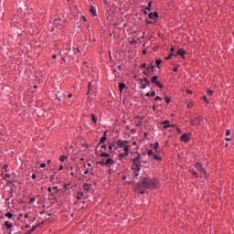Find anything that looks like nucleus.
<instances>
[{
  "label": "nucleus",
  "instance_id": "nucleus-35",
  "mask_svg": "<svg viewBox=\"0 0 234 234\" xmlns=\"http://www.w3.org/2000/svg\"><path fill=\"white\" fill-rule=\"evenodd\" d=\"M36 202V197H31L29 200V204H34Z\"/></svg>",
  "mask_w": 234,
  "mask_h": 234
},
{
  "label": "nucleus",
  "instance_id": "nucleus-30",
  "mask_svg": "<svg viewBox=\"0 0 234 234\" xmlns=\"http://www.w3.org/2000/svg\"><path fill=\"white\" fill-rule=\"evenodd\" d=\"M59 160H60V162H65V160H67V156L61 155V156L59 157Z\"/></svg>",
  "mask_w": 234,
  "mask_h": 234
},
{
  "label": "nucleus",
  "instance_id": "nucleus-3",
  "mask_svg": "<svg viewBox=\"0 0 234 234\" xmlns=\"http://www.w3.org/2000/svg\"><path fill=\"white\" fill-rule=\"evenodd\" d=\"M181 140L182 142H184L185 144H187V142H189V140H191V135L189 133H184L181 136Z\"/></svg>",
  "mask_w": 234,
  "mask_h": 234
},
{
  "label": "nucleus",
  "instance_id": "nucleus-38",
  "mask_svg": "<svg viewBox=\"0 0 234 234\" xmlns=\"http://www.w3.org/2000/svg\"><path fill=\"white\" fill-rule=\"evenodd\" d=\"M158 147H160V144L158 143H155V144H154L155 151H157Z\"/></svg>",
  "mask_w": 234,
  "mask_h": 234
},
{
  "label": "nucleus",
  "instance_id": "nucleus-34",
  "mask_svg": "<svg viewBox=\"0 0 234 234\" xmlns=\"http://www.w3.org/2000/svg\"><path fill=\"white\" fill-rule=\"evenodd\" d=\"M165 102H166V103H171V99H170V97H165Z\"/></svg>",
  "mask_w": 234,
  "mask_h": 234
},
{
  "label": "nucleus",
  "instance_id": "nucleus-18",
  "mask_svg": "<svg viewBox=\"0 0 234 234\" xmlns=\"http://www.w3.org/2000/svg\"><path fill=\"white\" fill-rule=\"evenodd\" d=\"M83 188L85 189V191H89L90 189V185L84 184Z\"/></svg>",
  "mask_w": 234,
  "mask_h": 234
},
{
  "label": "nucleus",
  "instance_id": "nucleus-26",
  "mask_svg": "<svg viewBox=\"0 0 234 234\" xmlns=\"http://www.w3.org/2000/svg\"><path fill=\"white\" fill-rule=\"evenodd\" d=\"M154 83H155V85H157V87H159V89H164V85L162 83H160V81H156Z\"/></svg>",
  "mask_w": 234,
  "mask_h": 234
},
{
  "label": "nucleus",
  "instance_id": "nucleus-55",
  "mask_svg": "<svg viewBox=\"0 0 234 234\" xmlns=\"http://www.w3.org/2000/svg\"><path fill=\"white\" fill-rule=\"evenodd\" d=\"M118 70H122V65L117 66Z\"/></svg>",
  "mask_w": 234,
  "mask_h": 234
},
{
  "label": "nucleus",
  "instance_id": "nucleus-23",
  "mask_svg": "<svg viewBox=\"0 0 234 234\" xmlns=\"http://www.w3.org/2000/svg\"><path fill=\"white\" fill-rule=\"evenodd\" d=\"M144 74H145V76H149V74H151V69L148 68L144 71Z\"/></svg>",
  "mask_w": 234,
  "mask_h": 234
},
{
  "label": "nucleus",
  "instance_id": "nucleus-10",
  "mask_svg": "<svg viewBox=\"0 0 234 234\" xmlns=\"http://www.w3.org/2000/svg\"><path fill=\"white\" fill-rule=\"evenodd\" d=\"M168 123H170L169 121H165L162 122V124L164 125V129H168V127H175V125H169Z\"/></svg>",
  "mask_w": 234,
  "mask_h": 234
},
{
  "label": "nucleus",
  "instance_id": "nucleus-61",
  "mask_svg": "<svg viewBox=\"0 0 234 234\" xmlns=\"http://www.w3.org/2000/svg\"><path fill=\"white\" fill-rule=\"evenodd\" d=\"M176 131H177V133H182V130H180L179 128H176Z\"/></svg>",
  "mask_w": 234,
  "mask_h": 234
},
{
  "label": "nucleus",
  "instance_id": "nucleus-16",
  "mask_svg": "<svg viewBox=\"0 0 234 234\" xmlns=\"http://www.w3.org/2000/svg\"><path fill=\"white\" fill-rule=\"evenodd\" d=\"M117 145H118V147L122 148V147H124L125 144H124L123 141L119 140V141L117 142Z\"/></svg>",
  "mask_w": 234,
  "mask_h": 234
},
{
  "label": "nucleus",
  "instance_id": "nucleus-62",
  "mask_svg": "<svg viewBox=\"0 0 234 234\" xmlns=\"http://www.w3.org/2000/svg\"><path fill=\"white\" fill-rule=\"evenodd\" d=\"M56 58H58L57 55H53V56H52V58H53V59H56Z\"/></svg>",
  "mask_w": 234,
  "mask_h": 234
},
{
  "label": "nucleus",
  "instance_id": "nucleus-4",
  "mask_svg": "<svg viewBox=\"0 0 234 234\" xmlns=\"http://www.w3.org/2000/svg\"><path fill=\"white\" fill-rule=\"evenodd\" d=\"M149 19H152V21H156L158 19V12L149 13L148 15Z\"/></svg>",
  "mask_w": 234,
  "mask_h": 234
},
{
  "label": "nucleus",
  "instance_id": "nucleus-9",
  "mask_svg": "<svg viewBox=\"0 0 234 234\" xmlns=\"http://www.w3.org/2000/svg\"><path fill=\"white\" fill-rule=\"evenodd\" d=\"M199 173L201 174L202 178H207V173L204 168H201V170H199Z\"/></svg>",
  "mask_w": 234,
  "mask_h": 234
},
{
  "label": "nucleus",
  "instance_id": "nucleus-2",
  "mask_svg": "<svg viewBox=\"0 0 234 234\" xmlns=\"http://www.w3.org/2000/svg\"><path fill=\"white\" fill-rule=\"evenodd\" d=\"M190 125H202V118L197 117L195 119H191Z\"/></svg>",
  "mask_w": 234,
  "mask_h": 234
},
{
  "label": "nucleus",
  "instance_id": "nucleus-39",
  "mask_svg": "<svg viewBox=\"0 0 234 234\" xmlns=\"http://www.w3.org/2000/svg\"><path fill=\"white\" fill-rule=\"evenodd\" d=\"M135 159H136V160H139V161L142 160V154H137V158H135Z\"/></svg>",
  "mask_w": 234,
  "mask_h": 234
},
{
  "label": "nucleus",
  "instance_id": "nucleus-57",
  "mask_svg": "<svg viewBox=\"0 0 234 234\" xmlns=\"http://www.w3.org/2000/svg\"><path fill=\"white\" fill-rule=\"evenodd\" d=\"M112 144H110L109 145V151H112Z\"/></svg>",
  "mask_w": 234,
  "mask_h": 234
},
{
  "label": "nucleus",
  "instance_id": "nucleus-43",
  "mask_svg": "<svg viewBox=\"0 0 234 234\" xmlns=\"http://www.w3.org/2000/svg\"><path fill=\"white\" fill-rule=\"evenodd\" d=\"M119 156H120V158H125V156H127V155H125V154H120Z\"/></svg>",
  "mask_w": 234,
  "mask_h": 234
},
{
  "label": "nucleus",
  "instance_id": "nucleus-8",
  "mask_svg": "<svg viewBox=\"0 0 234 234\" xmlns=\"http://www.w3.org/2000/svg\"><path fill=\"white\" fill-rule=\"evenodd\" d=\"M122 147H123L125 156H129V149L131 146L124 144V146H122Z\"/></svg>",
  "mask_w": 234,
  "mask_h": 234
},
{
  "label": "nucleus",
  "instance_id": "nucleus-36",
  "mask_svg": "<svg viewBox=\"0 0 234 234\" xmlns=\"http://www.w3.org/2000/svg\"><path fill=\"white\" fill-rule=\"evenodd\" d=\"M154 100L155 101H162V98L160 96H156Z\"/></svg>",
  "mask_w": 234,
  "mask_h": 234
},
{
  "label": "nucleus",
  "instance_id": "nucleus-1",
  "mask_svg": "<svg viewBox=\"0 0 234 234\" xmlns=\"http://www.w3.org/2000/svg\"><path fill=\"white\" fill-rule=\"evenodd\" d=\"M142 186L145 187V189H153L156 186V180L151 178H144L142 180Z\"/></svg>",
  "mask_w": 234,
  "mask_h": 234
},
{
  "label": "nucleus",
  "instance_id": "nucleus-64",
  "mask_svg": "<svg viewBox=\"0 0 234 234\" xmlns=\"http://www.w3.org/2000/svg\"><path fill=\"white\" fill-rule=\"evenodd\" d=\"M124 145H126V144H129V141H123Z\"/></svg>",
  "mask_w": 234,
  "mask_h": 234
},
{
  "label": "nucleus",
  "instance_id": "nucleus-40",
  "mask_svg": "<svg viewBox=\"0 0 234 234\" xmlns=\"http://www.w3.org/2000/svg\"><path fill=\"white\" fill-rule=\"evenodd\" d=\"M203 100L206 101V103H209V101L207 100V96H204V97H203Z\"/></svg>",
  "mask_w": 234,
  "mask_h": 234
},
{
  "label": "nucleus",
  "instance_id": "nucleus-27",
  "mask_svg": "<svg viewBox=\"0 0 234 234\" xmlns=\"http://www.w3.org/2000/svg\"><path fill=\"white\" fill-rule=\"evenodd\" d=\"M101 156H102L103 158H110L111 155L109 154L102 153Z\"/></svg>",
  "mask_w": 234,
  "mask_h": 234
},
{
  "label": "nucleus",
  "instance_id": "nucleus-15",
  "mask_svg": "<svg viewBox=\"0 0 234 234\" xmlns=\"http://www.w3.org/2000/svg\"><path fill=\"white\" fill-rule=\"evenodd\" d=\"M123 89H125V84L124 83H120L119 84V90H120V92H123Z\"/></svg>",
  "mask_w": 234,
  "mask_h": 234
},
{
  "label": "nucleus",
  "instance_id": "nucleus-14",
  "mask_svg": "<svg viewBox=\"0 0 234 234\" xmlns=\"http://www.w3.org/2000/svg\"><path fill=\"white\" fill-rule=\"evenodd\" d=\"M4 226L7 229H12V223L5 221Z\"/></svg>",
  "mask_w": 234,
  "mask_h": 234
},
{
  "label": "nucleus",
  "instance_id": "nucleus-51",
  "mask_svg": "<svg viewBox=\"0 0 234 234\" xmlns=\"http://www.w3.org/2000/svg\"><path fill=\"white\" fill-rule=\"evenodd\" d=\"M31 178H33V180H36V178H37L36 174H33L32 176H31Z\"/></svg>",
  "mask_w": 234,
  "mask_h": 234
},
{
  "label": "nucleus",
  "instance_id": "nucleus-29",
  "mask_svg": "<svg viewBox=\"0 0 234 234\" xmlns=\"http://www.w3.org/2000/svg\"><path fill=\"white\" fill-rule=\"evenodd\" d=\"M158 80V76H154V77L152 78V83H155L156 81H158V80Z\"/></svg>",
  "mask_w": 234,
  "mask_h": 234
},
{
  "label": "nucleus",
  "instance_id": "nucleus-20",
  "mask_svg": "<svg viewBox=\"0 0 234 234\" xmlns=\"http://www.w3.org/2000/svg\"><path fill=\"white\" fill-rule=\"evenodd\" d=\"M106 140H107V137H105V136L101 137V140H100L99 145L101 144H105Z\"/></svg>",
  "mask_w": 234,
  "mask_h": 234
},
{
  "label": "nucleus",
  "instance_id": "nucleus-59",
  "mask_svg": "<svg viewBox=\"0 0 234 234\" xmlns=\"http://www.w3.org/2000/svg\"><path fill=\"white\" fill-rule=\"evenodd\" d=\"M87 165H88L89 167H92V164H90V163H88Z\"/></svg>",
  "mask_w": 234,
  "mask_h": 234
},
{
  "label": "nucleus",
  "instance_id": "nucleus-19",
  "mask_svg": "<svg viewBox=\"0 0 234 234\" xmlns=\"http://www.w3.org/2000/svg\"><path fill=\"white\" fill-rule=\"evenodd\" d=\"M5 217H6L7 218H12V217H14V214H12L11 212H7L5 213Z\"/></svg>",
  "mask_w": 234,
  "mask_h": 234
},
{
  "label": "nucleus",
  "instance_id": "nucleus-50",
  "mask_svg": "<svg viewBox=\"0 0 234 234\" xmlns=\"http://www.w3.org/2000/svg\"><path fill=\"white\" fill-rule=\"evenodd\" d=\"M147 67V64L144 63L141 67V69H145Z\"/></svg>",
  "mask_w": 234,
  "mask_h": 234
},
{
  "label": "nucleus",
  "instance_id": "nucleus-12",
  "mask_svg": "<svg viewBox=\"0 0 234 234\" xmlns=\"http://www.w3.org/2000/svg\"><path fill=\"white\" fill-rule=\"evenodd\" d=\"M195 167H196V169H197V171H201V169H204V168L202 167V164H200V163H196Z\"/></svg>",
  "mask_w": 234,
  "mask_h": 234
},
{
  "label": "nucleus",
  "instance_id": "nucleus-22",
  "mask_svg": "<svg viewBox=\"0 0 234 234\" xmlns=\"http://www.w3.org/2000/svg\"><path fill=\"white\" fill-rule=\"evenodd\" d=\"M153 158H154V160H157V161L162 160V157H160V156H158L157 154H154L153 155Z\"/></svg>",
  "mask_w": 234,
  "mask_h": 234
},
{
  "label": "nucleus",
  "instance_id": "nucleus-45",
  "mask_svg": "<svg viewBox=\"0 0 234 234\" xmlns=\"http://www.w3.org/2000/svg\"><path fill=\"white\" fill-rule=\"evenodd\" d=\"M173 58V53H171L168 57L165 58V59H171Z\"/></svg>",
  "mask_w": 234,
  "mask_h": 234
},
{
  "label": "nucleus",
  "instance_id": "nucleus-60",
  "mask_svg": "<svg viewBox=\"0 0 234 234\" xmlns=\"http://www.w3.org/2000/svg\"><path fill=\"white\" fill-rule=\"evenodd\" d=\"M84 175H89V170H85Z\"/></svg>",
  "mask_w": 234,
  "mask_h": 234
},
{
  "label": "nucleus",
  "instance_id": "nucleus-13",
  "mask_svg": "<svg viewBox=\"0 0 234 234\" xmlns=\"http://www.w3.org/2000/svg\"><path fill=\"white\" fill-rule=\"evenodd\" d=\"M39 225L32 227V229H29L26 234H31L33 231H36V229H37Z\"/></svg>",
  "mask_w": 234,
  "mask_h": 234
},
{
  "label": "nucleus",
  "instance_id": "nucleus-31",
  "mask_svg": "<svg viewBox=\"0 0 234 234\" xmlns=\"http://www.w3.org/2000/svg\"><path fill=\"white\" fill-rule=\"evenodd\" d=\"M154 152H153V150H149L148 151V156H154Z\"/></svg>",
  "mask_w": 234,
  "mask_h": 234
},
{
  "label": "nucleus",
  "instance_id": "nucleus-63",
  "mask_svg": "<svg viewBox=\"0 0 234 234\" xmlns=\"http://www.w3.org/2000/svg\"><path fill=\"white\" fill-rule=\"evenodd\" d=\"M170 51L175 52V48H171Z\"/></svg>",
  "mask_w": 234,
  "mask_h": 234
},
{
  "label": "nucleus",
  "instance_id": "nucleus-52",
  "mask_svg": "<svg viewBox=\"0 0 234 234\" xmlns=\"http://www.w3.org/2000/svg\"><path fill=\"white\" fill-rule=\"evenodd\" d=\"M173 72H178V68H174Z\"/></svg>",
  "mask_w": 234,
  "mask_h": 234
},
{
  "label": "nucleus",
  "instance_id": "nucleus-7",
  "mask_svg": "<svg viewBox=\"0 0 234 234\" xmlns=\"http://www.w3.org/2000/svg\"><path fill=\"white\" fill-rule=\"evenodd\" d=\"M186 50H184V48H180L176 52L177 56H182L183 58H184V56H186Z\"/></svg>",
  "mask_w": 234,
  "mask_h": 234
},
{
  "label": "nucleus",
  "instance_id": "nucleus-49",
  "mask_svg": "<svg viewBox=\"0 0 234 234\" xmlns=\"http://www.w3.org/2000/svg\"><path fill=\"white\" fill-rule=\"evenodd\" d=\"M147 87V84H142L141 89H145Z\"/></svg>",
  "mask_w": 234,
  "mask_h": 234
},
{
  "label": "nucleus",
  "instance_id": "nucleus-44",
  "mask_svg": "<svg viewBox=\"0 0 234 234\" xmlns=\"http://www.w3.org/2000/svg\"><path fill=\"white\" fill-rule=\"evenodd\" d=\"M187 108H188V109L193 108V103H192V102L188 103V104H187Z\"/></svg>",
  "mask_w": 234,
  "mask_h": 234
},
{
  "label": "nucleus",
  "instance_id": "nucleus-32",
  "mask_svg": "<svg viewBox=\"0 0 234 234\" xmlns=\"http://www.w3.org/2000/svg\"><path fill=\"white\" fill-rule=\"evenodd\" d=\"M59 19H61V17H58L54 20L55 25H61V24H59Z\"/></svg>",
  "mask_w": 234,
  "mask_h": 234
},
{
  "label": "nucleus",
  "instance_id": "nucleus-21",
  "mask_svg": "<svg viewBox=\"0 0 234 234\" xmlns=\"http://www.w3.org/2000/svg\"><path fill=\"white\" fill-rule=\"evenodd\" d=\"M105 159H102L101 162H98L97 164H99V165H101V167H103V165H105Z\"/></svg>",
  "mask_w": 234,
  "mask_h": 234
},
{
  "label": "nucleus",
  "instance_id": "nucleus-48",
  "mask_svg": "<svg viewBox=\"0 0 234 234\" xmlns=\"http://www.w3.org/2000/svg\"><path fill=\"white\" fill-rule=\"evenodd\" d=\"M146 10H148V12H149V10H151V2H149L148 7L146 8Z\"/></svg>",
  "mask_w": 234,
  "mask_h": 234
},
{
  "label": "nucleus",
  "instance_id": "nucleus-46",
  "mask_svg": "<svg viewBox=\"0 0 234 234\" xmlns=\"http://www.w3.org/2000/svg\"><path fill=\"white\" fill-rule=\"evenodd\" d=\"M230 133H231V132L229 130L226 131V136H229Z\"/></svg>",
  "mask_w": 234,
  "mask_h": 234
},
{
  "label": "nucleus",
  "instance_id": "nucleus-24",
  "mask_svg": "<svg viewBox=\"0 0 234 234\" xmlns=\"http://www.w3.org/2000/svg\"><path fill=\"white\" fill-rule=\"evenodd\" d=\"M191 175H193V176H195L196 178H198V174H197V172H195V170H190Z\"/></svg>",
  "mask_w": 234,
  "mask_h": 234
},
{
  "label": "nucleus",
  "instance_id": "nucleus-56",
  "mask_svg": "<svg viewBox=\"0 0 234 234\" xmlns=\"http://www.w3.org/2000/svg\"><path fill=\"white\" fill-rule=\"evenodd\" d=\"M48 193H52V187L48 188Z\"/></svg>",
  "mask_w": 234,
  "mask_h": 234
},
{
  "label": "nucleus",
  "instance_id": "nucleus-6",
  "mask_svg": "<svg viewBox=\"0 0 234 234\" xmlns=\"http://www.w3.org/2000/svg\"><path fill=\"white\" fill-rule=\"evenodd\" d=\"M90 14H91V16H93V17H96V16H98V14L96 13V7L94 6H90Z\"/></svg>",
  "mask_w": 234,
  "mask_h": 234
},
{
  "label": "nucleus",
  "instance_id": "nucleus-28",
  "mask_svg": "<svg viewBox=\"0 0 234 234\" xmlns=\"http://www.w3.org/2000/svg\"><path fill=\"white\" fill-rule=\"evenodd\" d=\"M91 120L94 123H96L98 122V120L96 119V116L93 114H91Z\"/></svg>",
  "mask_w": 234,
  "mask_h": 234
},
{
  "label": "nucleus",
  "instance_id": "nucleus-37",
  "mask_svg": "<svg viewBox=\"0 0 234 234\" xmlns=\"http://www.w3.org/2000/svg\"><path fill=\"white\" fill-rule=\"evenodd\" d=\"M207 94H208V96H213V90H207Z\"/></svg>",
  "mask_w": 234,
  "mask_h": 234
},
{
  "label": "nucleus",
  "instance_id": "nucleus-42",
  "mask_svg": "<svg viewBox=\"0 0 234 234\" xmlns=\"http://www.w3.org/2000/svg\"><path fill=\"white\" fill-rule=\"evenodd\" d=\"M150 96H152V97L156 96V91H152V92L150 93Z\"/></svg>",
  "mask_w": 234,
  "mask_h": 234
},
{
  "label": "nucleus",
  "instance_id": "nucleus-11",
  "mask_svg": "<svg viewBox=\"0 0 234 234\" xmlns=\"http://www.w3.org/2000/svg\"><path fill=\"white\" fill-rule=\"evenodd\" d=\"M114 164V161L111 158H108L106 161H105V165L109 166V165H112Z\"/></svg>",
  "mask_w": 234,
  "mask_h": 234
},
{
  "label": "nucleus",
  "instance_id": "nucleus-47",
  "mask_svg": "<svg viewBox=\"0 0 234 234\" xmlns=\"http://www.w3.org/2000/svg\"><path fill=\"white\" fill-rule=\"evenodd\" d=\"M40 167H41V168L47 167V164L42 163V164L40 165Z\"/></svg>",
  "mask_w": 234,
  "mask_h": 234
},
{
  "label": "nucleus",
  "instance_id": "nucleus-25",
  "mask_svg": "<svg viewBox=\"0 0 234 234\" xmlns=\"http://www.w3.org/2000/svg\"><path fill=\"white\" fill-rule=\"evenodd\" d=\"M155 63H156L157 69H160V65H161V63H162V60L156 59V60H155Z\"/></svg>",
  "mask_w": 234,
  "mask_h": 234
},
{
  "label": "nucleus",
  "instance_id": "nucleus-33",
  "mask_svg": "<svg viewBox=\"0 0 234 234\" xmlns=\"http://www.w3.org/2000/svg\"><path fill=\"white\" fill-rule=\"evenodd\" d=\"M144 81H145L146 85H151V81L147 78H144Z\"/></svg>",
  "mask_w": 234,
  "mask_h": 234
},
{
  "label": "nucleus",
  "instance_id": "nucleus-58",
  "mask_svg": "<svg viewBox=\"0 0 234 234\" xmlns=\"http://www.w3.org/2000/svg\"><path fill=\"white\" fill-rule=\"evenodd\" d=\"M101 149H107V145L105 144L101 145Z\"/></svg>",
  "mask_w": 234,
  "mask_h": 234
},
{
  "label": "nucleus",
  "instance_id": "nucleus-41",
  "mask_svg": "<svg viewBox=\"0 0 234 234\" xmlns=\"http://www.w3.org/2000/svg\"><path fill=\"white\" fill-rule=\"evenodd\" d=\"M151 67V72H154V66L153 64H150Z\"/></svg>",
  "mask_w": 234,
  "mask_h": 234
},
{
  "label": "nucleus",
  "instance_id": "nucleus-17",
  "mask_svg": "<svg viewBox=\"0 0 234 234\" xmlns=\"http://www.w3.org/2000/svg\"><path fill=\"white\" fill-rule=\"evenodd\" d=\"M82 198H83V192L78 193V195H77V199H78V200H81Z\"/></svg>",
  "mask_w": 234,
  "mask_h": 234
},
{
  "label": "nucleus",
  "instance_id": "nucleus-54",
  "mask_svg": "<svg viewBox=\"0 0 234 234\" xmlns=\"http://www.w3.org/2000/svg\"><path fill=\"white\" fill-rule=\"evenodd\" d=\"M81 17H82V21L84 22L87 21V17H85V16H82Z\"/></svg>",
  "mask_w": 234,
  "mask_h": 234
},
{
  "label": "nucleus",
  "instance_id": "nucleus-5",
  "mask_svg": "<svg viewBox=\"0 0 234 234\" xmlns=\"http://www.w3.org/2000/svg\"><path fill=\"white\" fill-rule=\"evenodd\" d=\"M133 164L135 165L134 170H135V171H140V160L134 158V159L133 160Z\"/></svg>",
  "mask_w": 234,
  "mask_h": 234
},
{
  "label": "nucleus",
  "instance_id": "nucleus-53",
  "mask_svg": "<svg viewBox=\"0 0 234 234\" xmlns=\"http://www.w3.org/2000/svg\"><path fill=\"white\" fill-rule=\"evenodd\" d=\"M138 170H135V172L133 173V176H138V172H136Z\"/></svg>",
  "mask_w": 234,
  "mask_h": 234
}]
</instances>
